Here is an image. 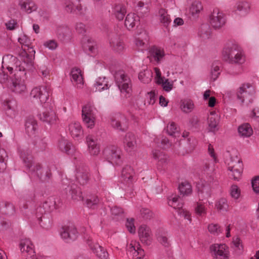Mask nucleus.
Instances as JSON below:
<instances>
[{
  "label": "nucleus",
  "instance_id": "obj_1",
  "mask_svg": "<svg viewBox=\"0 0 259 259\" xmlns=\"http://www.w3.org/2000/svg\"><path fill=\"white\" fill-rule=\"evenodd\" d=\"M222 56L224 59L230 63L242 64L245 61L244 52L236 44L227 42L223 51Z\"/></svg>",
  "mask_w": 259,
  "mask_h": 259
},
{
  "label": "nucleus",
  "instance_id": "obj_2",
  "mask_svg": "<svg viewBox=\"0 0 259 259\" xmlns=\"http://www.w3.org/2000/svg\"><path fill=\"white\" fill-rule=\"evenodd\" d=\"M26 62L31 63L25 58L23 62L19 61L16 57L12 55H7L3 57L2 61V68L7 70L10 76H17L19 74L20 71H25V66Z\"/></svg>",
  "mask_w": 259,
  "mask_h": 259
},
{
  "label": "nucleus",
  "instance_id": "obj_3",
  "mask_svg": "<svg viewBox=\"0 0 259 259\" xmlns=\"http://www.w3.org/2000/svg\"><path fill=\"white\" fill-rule=\"evenodd\" d=\"M225 163L230 177L234 180L239 181L243 171L241 159L237 155H231L230 157L226 160Z\"/></svg>",
  "mask_w": 259,
  "mask_h": 259
},
{
  "label": "nucleus",
  "instance_id": "obj_4",
  "mask_svg": "<svg viewBox=\"0 0 259 259\" xmlns=\"http://www.w3.org/2000/svg\"><path fill=\"white\" fill-rule=\"evenodd\" d=\"M97 112V109L92 102L87 103L82 107V119L88 128H92L94 127Z\"/></svg>",
  "mask_w": 259,
  "mask_h": 259
},
{
  "label": "nucleus",
  "instance_id": "obj_5",
  "mask_svg": "<svg viewBox=\"0 0 259 259\" xmlns=\"http://www.w3.org/2000/svg\"><path fill=\"white\" fill-rule=\"evenodd\" d=\"M103 154L112 164L120 165L122 163V152L120 148L115 146H107L103 150Z\"/></svg>",
  "mask_w": 259,
  "mask_h": 259
},
{
  "label": "nucleus",
  "instance_id": "obj_6",
  "mask_svg": "<svg viewBox=\"0 0 259 259\" xmlns=\"http://www.w3.org/2000/svg\"><path fill=\"white\" fill-rule=\"evenodd\" d=\"M115 79L121 93L125 97H130L132 93L130 78L123 72L119 71L115 75Z\"/></svg>",
  "mask_w": 259,
  "mask_h": 259
},
{
  "label": "nucleus",
  "instance_id": "obj_7",
  "mask_svg": "<svg viewBox=\"0 0 259 259\" xmlns=\"http://www.w3.org/2000/svg\"><path fill=\"white\" fill-rule=\"evenodd\" d=\"M20 157L23 159L25 166L29 169L31 175L36 174L38 177H42V173L40 171L41 165L39 163H34L33 162V158L29 151H21Z\"/></svg>",
  "mask_w": 259,
  "mask_h": 259
},
{
  "label": "nucleus",
  "instance_id": "obj_8",
  "mask_svg": "<svg viewBox=\"0 0 259 259\" xmlns=\"http://www.w3.org/2000/svg\"><path fill=\"white\" fill-rule=\"evenodd\" d=\"M51 89L47 85H40L33 88L30 93V96L41 104L47 103L49 100Z\"/></svg>",
  "mask_w": 259,
  "mask_h": 259
},
{
  "label": "nucleus",
  "instance_id": "obj_9",
  "mask_svg": "<svg viewBox=\"0 0 259 259\" xmlns=\"http://www.w3.org/2000/svg\"><path fill=\"white\" fill-rule=\"evenodd\" d=\"M17 76H10L12 84L10 85L11 90L16 94H21L26 91L27 88L25 83L26 72L20 71Z\"/></svg>",
  "mask_w": 259,
  "mask_h": 259
},
{
  "label": "nucleus",
  "instance_id": "obj_10",
  "mask_svg": "<svg viewBox=\"0 0 259 259\" xmlns=\"http://www.w3.org/2000/svg\"><path fill=\"white\" fill-rule=\"evenodd\" d=\"M18 41L21 45L22 49L20 56L26 58L28 61L31 62L35 52L31 47L30 39L26 35L23 34L19 37Z\"/></svg>",
  "mask_w": 259,
  "mask_h": 259
},
{
  "label": "nucleus",
  "instance_id": "obj_11",
  "mask_svg": "<svg viewBox=\"0 0 259 259\" xmlns=\"http://www.w3.org/2000/svg\"><path fill=\"white\" fill-rule=\"evenodd\" d=\"M210 24L214 29H220L226 23V16L218 8L213 10L209 17Z\"/></svg>",
  "mask_w": 259,
  "mask_h": 259
},
{
  "label": "nucleus",
  "instance_id": "obj_12",
  "mask_svg": "<svg viewBox=\"0 0 259 259\" xmlns=\"http://www.w3.org/2000/svg\"><path fill=\"white\" fill-rule=\"evenodd\" d=\"M254 93L255 90L252 85L249 83H244L239 88L237 96L242 102H244L245 100L250 102L252 100Z\"/></svg>",
  "mask_w": 259,
  "mask_h": 259
},
{
  "label": "nucleus",
  "instance_id": "obj_13",
  "mask_svg": "<svg viewBox=\"0 0 259 259\" xmlns=\"http://www.w3.org/2000/svg\"><path fill=\"white\" fill-rule=\"evenodd\" d=\"M210 250L215 259H229V250L225 244H214L210 246Z\"/></svg>",
  "mask_w": 259,
  "mask_h": 259
},
{
  "label": "nucleus",
  "instance_id": "obj_14",
  "mask_svg": "<svg viewBox=\"0 0 259 259\" xmlns=\"http://www.w3.org/2000/svg\"><path fill=\"white\" fill-rule=\"evenodd\" d=\"M2 107L8 116L13 118L17 115L18 112L17 102L13 99H6L4 100Z\"/></svg>",
  "mask_w": 259,
  "mask_h": 259
},
{
  "label": "nucleus",
  "instance_id": "obj_15",
  "mask_svg": "<svg viewBox=\"0 0 259 259\" xmlns=\"http://www.w3.org/2000/svg\"><path fill=\"white\" fill-rule=\"evenodd\" d=\"M187 4L189 5L188 7L186 8V13L187 15L194 18L198 17L203 10L201 3L198 1H192L191 0H188Z\"/></svg>",
  "mask_w": 259,
  "mask_h": 259
},
{
  "label": "nucleus",
  "instance_id": "obj_16",
  "mask_svg": "<svg viewBox=\"0 0 259 259\" xmlns=\"http://www.w3.org/2000/svg\"><path fill=\"white\" fill-rule=\"evenodd\" d=\"M127 252L134 259H141L145 255L144 250L141 248L139 242L132 241L127 247Z\"/></svg>",
  "mask_w": 259,
  "mask_h": 259
},
{
  "label": "nucleus",
  "instance_id": "obj_17",
  "mask_svg": "<svg viewBox=\"0 0 259 259\" xmlns=\"http://www.w3.org/2000/svg\"><path fill=\"white\" fill-rule=\"evenodd\" d=\"M138 235L141 241L146 245H149L152 241L151 229L146 225H141L138 229Z\"/></svg>",
  "mask_w": 259,
  "mask_h": 259
},
{
  "label": "nucleus",
  "instance_id": "obj_18",
  "mask_svg": "<svg viewBox=\"0 0 259 259\" xmlns=\"http://www.w3.org/2000/svg\"><path fill=\"white\" fill-rule=\"evenodd\" d=\"M88 150L91 155L97 156L100 152V145L95 136L90 135L86 137Z\"/></svg>",
  "mask_w": 259,
  "mask_h": 259
},
{
  "label": "nucleus",
  "instance_id": "obj_19",
  "mask_svg": "<svg viewBox=\"0 0 259 259\" xmlns=\"http://www.w3.org/2000/svg\"><path fill=\"white\" fill-rule=\"evenodd\" d=\"M87 244L99 259H109L108 253L99 244L95 243L92 239H90L88 240Z\"/></svg>",
  "mask_w": 259,
  "mask_h": 259
},
{
  "label": "nucleus",
  "instance_id": "obj_20",
  "mask_svg": "<svg viewBox=\"0 0 259 259\" xmlns=\"http://www.w3.org/2000/svg\"><path fill=\"white\" fill-rule=\"evenodd\" d=\"M69 133L75 140H81L83 137V131L79 122L73 121L69 125Z\"/></svg>",
  "mask_w": 259,
  "mask_h": 259
},
{
  "label": "nucleus",
  "instance_id": "obj_21",
  "mask_svg": "<svg viewBox=\"0 0 259 259\" xmlns=\"http://www.w3.org/2000/svg\"><path fill=\"white\" fill-rule=\"evenodd\" d=\"M123 146L125 150L132 153L137 149V142L135 135L132 133H127L123 139Z\"/></svg>",
  "mask_w": 259,
  "mask_h": 259
},
{
  "label": "nucleus",
  "instance_id": "obj_22",
  "mask_svg": "<svg viewBox=\"0 0 259 259\" xmlns=\"http://www.w3.org/2000/svg\"><path fill=\"white\" fill-rule=\"evenodd\" d=\"M165 55L164 50L161 48L153 46L149 51V59L151 61L159 63Z\"/></svg>",
  "mask_w": 259,
  "mask_h": 259
},
{
  "label": "nucleus",
  "instance_id": "obj_23",
  "mask_svg": "<svg viewBox=\"0 0 259 259\" xmlns=\"http://www.w3.org/2000/svg\"><path fill=\"white\" fill-rule=\"evenodd\" d=\"M135 172L134 169L128 165L125 166L121 172V179L123 183L130 186L135 180Z\"/></svg>",
  "mask_w": 259,
  "mask_h": 259
},
{
  "label": "nucleus",
  "instance_id": "obj_24",
  "mask_svg": "<svg viewBox=\"0 0 259 259\" xmlns=\"http://www.w3.org/2000/svg\"><path fill=\"white\" fill-rule=\"evenodd\" d=\"M71 79L74 85L78 89L83 87L84 81L81 70L78 68H73L71 71Z\"/></svg>",
  "mask_w": 259,
  "mask_h": 259
},
{
  "label": "nucleus",
  "instance_id": "obj_25",
  "mask_svg": "<svg viewBox=\"0 0 259 259\" xmlns=\"http://www.w3.org/2000/svg\"><path fill=\"white\" fill-rule=\"evenodd\" d=\"M19 246L21 252L24 255L26 254V257L36 255L33 245L29 239L21 240Z\"/></svg>",
  "mask_w": 259,
  "mask_h": 259
},
{
  "label": "nucleus",
  "instance_id": "obj_26",
  "mask_svg": "<svg viewBox=\"0 0 259 259\" xmlns=\"http://www.w3.org/2000/svg\"><path fill=\"white\" fill-rule=\"evenodd\" d=\"M197 188L198 189V196L199 199L203 200L207 199L211 196V189L210 184L201 182L198 184Z\"/></svg>",
  "mask_w": 259,
  "mask_h": 259
},
{
  "label": "nucleus",
  "instance_id": "obj_27",
  "mask_svg": "<svg viewBox=\"0 0 259 259\" xmlns=\"http://www.w3.org/2000/svg\"><path fill=\"white\" fill-rule=\"evenodd\" d=\"M58 147L62 151L66 153L69 155L73 156L79 154V153L76 151L71 143L65 139H62L59 142Z\"/></svg>",
  "mask_w": 259,
  "mask_h": 259
},
{
  "label": "nucleus",
  "instance_id": "obj_28",
  "mask_svg": "<svg viewBox=\"0 0 259 259\" xmlns=\"http://www.w3.org/2000/svg\"><path fill=\"white\" fill-rule=\"evenodd\" d=\"M39 119L49 124L55 123L57 120V116L55 112L52 109H46L39 114Z\"/></svg>",
  "mask_w": 259,
  "mask_h": 259
},
{
  "label": "nucleus",
  "instance_id": "obj_29",
  "mask_svg": "<svg viewBox=\"0 0 259 259\" xmlns=\"http://www.w3.org/2000/svg\"><path fill=\"white\" fill-rule=\"evenodd\" d=\"M111 124L114 128L120 131H124L127 127L125 117L119 114H116L115 117L112 118Z\"/></svg>",
  "mask_w": 259,
  "mask_h": 259
},
{
  "label": "nucleus",
  "instance_id": "obj_30",
  "mask_svg": "<svg viewBox=\"0 0 259 259\" xmlns=\"http://www.w3.org/2000/svg\"><path fill=\"white\" fill-rule=\"evenodd\" d=\"M149 36L147 33L143 31L135 39V44L140 50L143 51L147 48Z\"/></svg>",
  "mask_w": 259,
  "mask_h": 259
},
{
  "label": "nucleus",
  "instance_id": "obj_31",
  "mask_svg": "<svg viewBox=\"0 0 259 259\" xmlns=\"http://www.w3.org/2000/svg\"><path fill=\"white\" fill-rule=\"evenodd\" d=\"M112 13L116 19L122 20L126 13V7L122 4H116L112 7Z\"/></svg>",
  "mask_w": 259,
  "mask_h": 259
},
{
  "label": "nucleus",
  "instance_id": "obj_32",
  "mask_svg": "<svg viewBox=\"0 0 259 259\" xmlns=\"http://www.w3.org/2000/svg\"><path fill=\"white\" fill-rule=\"evenodd\" d=\"M19 5L21 10L30 14L37 9V6L32 0H20Z\"/></svg>",
  "mask_w": 259,
  "mask_h": 259
},
{
  "label": "nucleus",
  "instance_id": "obj_33",
  "mask_svg": "<svg viewBox=\"0 0 259 259\" xmlns=\"http://www.w3.org/2000/svg\"><path fill=\"white\" fill-rule=\"evenodd\" d=\"M235 11L239 12V14L243 16L248 15L251 10V4L246 1L239 2L235 6Z\"/></svg>",
  "mask_w": 259,
  "mask_h": 259
},
{
  "label": "nucleus",
  "instance_id": "obj_34",
  "mask_svg": "<svg viewBox=\"0 0 259 259\" xmlns=\"http://www.w3.org/2000/svg\"><path fill=\"white\" fill-rule=\"evenodd\" d=\"M140 21L139 17L135 13H128L125 17L124 25L128 30L133 28Z\"/></svg>",
  "mask_w": 259,
  "mask_h": 259
},
{
  "label": "nucleus",
  "instance_id": "obj_35",
  "mask_svg": "<svg viewBox=\"0 0 259 259\" xmlns=\"http://www.w3.org/2000/svg\"><path fill=\"white\" fill-rule=\"evenodd\" d=\"M109 43L112 49L116 52L121 53L125 49L123 41L117 36L111 37Z\"/></svg>",
  "mask_w": 259,
  "mask_h": 259
},
{
  "label": "nucleus",
  "instance_id": "obj_36",
  "mask_svg": "<svg viewBox=\"0 0 259 259\" xmlns=\"http://www.w3.org/2000/svg\"><path fill=\"white\" fill-rule=\"evenodd\" d=\"M64 8L66 12L77 13L81 10V6L79 2L73 3L70 0H64Z\"/></svg>",
  "mask_w": 259,
  "mask_h": 259
},
{
  "label": "nucleus",
  "instance_id": "obj_37",
  "mask_svg": "<svg viewBox=\"0 0 259 259\" xmlns=\"http://www.w3.org/2000/svg\"><path fill=\"white\" fill-rule=\"evenodd\" d=\"M37 127V122L33 117H30L27 119L25 123V130L29 136L34 135Z\"/></svg>",
  "mask_w": 259,
  "mask_h": 259
},
{
  "label": "nucleus",
  "instance_id": "obj_38",
  "mask_svg": "<svg viewBox=\"0 0 259 259\" xmlns=\"http://www.w3.org/2000/svg\"><path fill=\"white\" fill-rule=\"evenodd\" d=\"M89 173L86 169L84 168L77 169L76 179L81 185H84L87 183L89 180Z\"/></svg>",
  "mask_w": 259,
  "mask_h": 259
},
{
  "label": "nucleus",
  "instance_id": "obj_39",
  "mask_svg": "<svg viewBox=\"0 0 259 259\" xmlns=\"http://www.w3.org/2000/svg\"><path fill=\"white\" fill-rule=\"evenodd\" d=\"M168 204L174 209L179 210L182 208L183 206V204L180 202L179 196L177 195H172L168 198Z\"/></svg>",
  "mask_w": 259,
  "mask_h": 259
},
{
  "label": "nucleus",
  "instance_id": "obj_40",
  "mask_svg": "<svg viewBox=\"0 0 259 259\" xmlns=\"http://www.w3.org/2000/svg\"><path fill=\"white\" fill-rule=\"evenodd\" d=\"M96 91L101 92L104 90L109 89L108 82L106 77H99L96 79L94 84Z\"/></svg>",
  "mask_w": 259,
  "mask_h": 259
},
{
  "label": "nucleus",
  "instance_id": "obj_41",
  "mask_svg": "<svg viewBox=\"0 0 259 259\" xmlns=\"http://www.w3.org/2000/svg\"><path fill=\"white\" fill-rule=\"evenodd\" d=\"M152 74L151 70L146 69L139 73L138 78L142 82L149 83L152 80Z\"/></svg>",
  "mask_w": 259,
  "mask_h": 259
},
{
  "label": "nucleus",
  "instance_id": "obj_42",
  "mask_svg": "<svg viewBox=\"0 0 259 259\" xmlns=\"http://www.w3.org/2000/svg\"><path fill=\"white\" fill-rule=\"evenodd\" d=\"M159 19L164 26H167L171 22L170 16L167 14V11L163 8L160 9L158 12Z\"/></svg>",
  "mask_w": 259,
  "mask_h": 259
},
{
  "label": "nucleus",
  "instance_id": "obj_43",
  "mask_svg": "<svg viewBox=\"0 0 259 259\" xmlns=\"http://www.w3.org/2000/svg\"><path fill=\"white\" fill-rule=\"evenodd\" d=\"M238 133L240 136L245 137H248L252 135L253 130L249 123H244L238 127Z\"/></svg>",
  "mask_w": 259,
  "mask_h": 259
},
{
  "label": "nucleus",
  "instance_id": "obj_44",
  "mask_svg": "<svg viewBox=\"0 0 259 259\" xmlns=\"http://www.w3.org/2000/svg\"><path fill=\"white\" fill-rule=\"evenodd\" d=\"M180 107L184 112L190 113L193 111L194 108V104L192 100L186 99L181 101Z\"/></svg>",
  "mask_w": 259,
  "mask_h": 259
},
{
  "label": "nucleus",
  "instance_id": "obj_45",
  "mask_svg": "<svg viewBox=\"0 0 259 259\" xmlns=\"http://www.w3.org/2000/svg\"><path fill=\"white\" fill-rule=\"evenodd\" d=\"M179 189L183 196H188L192 192V186L187 181L182 182L179 186Z\"/></svg>",
  "mask_w": 259,
  "mask_h": 259
},
{
  "label": "nucleus",
  "instance_id": "obj_46",
  "mask_svg": "<svg viewBox=\"0 0 259 259\" xmlns=\"http://www.w3.org/2000/svg\"><path fill=\"white\" fill-rule=\"evenodd\" d=\"M83 48L85 51H89L90 54H94L97 52L96 44L92 38H88L83 43Z\"/></svg>",
  "mask_w": 259,
  "mask_h": 259
},
{
  "label": "nucleus",
  "instance_id": "obj_47",
  "mask_svg": "<svg viewBox=\"0 0 259 259\" xmlns=\"http://www.w3.org/2000/svg\"><path fill=\"white\" fill-rule=\"evenodd\" d=\"M208 124L211 131H214L218 124V115L215 112H211L208 117Z\"/></svg>",
  "mask_w": 259,
  "mask_h": 259
},
{
  "label": "nucleus",
  "instance_id": "obj_48",
  "mask_svg": "<svg viewBox=\"0 0 259 259\" xmlns=\"http://www.w3.org/2000/svg\"><path fill=\"white\" fill-rule=\"evenodd\" d=\"M8 158L7 151L4 149L0 148V172H3L6 169Z\"/></svg>",
  "mask_w": 259,
  "mask_h": 259
},
{
  "label": "nucleus",
  "instance_id": "obj_49",
  "mask_svg": "<svg viewBox=\"0 0 259 259\" xmlns=\"http://www.w3.org/2000/svg\"><path fill=\"white\" fill-rule=\"evenodd\" d=\"M216 208L220 211L226 212L229 210V204L227 200L224 198H221L215 202Z\"/></svg>",
  "mask_w": 259,
  "mask_h": 259
},
{
  "label": "nucleus",
  "instance_id": "obj_50",
  "mask_svg": "<svg viewBox=\"0 0 259 259\" xmlns=\"http://www.w3.org/2000/svg\"><path fill=\"white\" fill-rule=\"evenodd\" d=\"M221 72V63L218 62H214L212 65L211 69V79L213 80H216L220 75Z\"/></svg>",
  "mask_w": 259,
  "mask_h": 259
},
{
  "label": "nucleus",
  "instance_id": "obj_51",
  "mask_svg": "<svg viewBox=\"0 0 259 259\" xmlns=\"http://www.w3.org/2000/svg\"><path fill=\"white\" fill-rule=\"evenodd\" d=\"M153 156L155 159L158 160L159 165H163L167 160V156L162 152L158 150H155L153 152Z\"/></svg>",
  "mask_w": 259,
  "mask_h": 259
},
{
  "label": "nucleus",
  "instance_id": "obj_52",
  "mask_svg": "<svg viewBox=\"0 0 259 259\" xmlns=\"http://www.w3.org/2000/svg\"><path fill=\"white\" fill-rule=\"evenodd\" d=\"M43 207L46 211H51L57 208L54 197L49 198L44 203Z\"/></svg>",
  "mask_w": 259,
  "mask_h": 259
},
{
  "label": "nucleus",
  "instance_id": "obj_53",
  "mask_svg": "<svg viewBox=\"0 0 259 259\" xmlns=\"http://www.w3.org/2000/svg\"><path fill=\"white\" fill-rule=\"evenodd\" d=\"M195 212L199 216H204L207 213V208L204 203L198 202L195 207Z\"/></svg>",
  "mask_w": 259,
  "mask_h": 259
},
{
  "label": "nucleus",
  "instance_id": "obj_54",
  "mask_svg": "<svg viewBox=\"0 0 259 259\" xmlns=\"http://www.w3.org/2000/svg\"><path fill=\"white\" fill-rule=\"evenodd\" d=\"M231 197L235 200L238 199L241 195V190L236 185H233L230 189Z\"/></svg>",
  "mask_w": 259,
  "mask_h": 259
},
{
  "label": "nucleus",
  "instance_id": "obj_55",
  "mask_svg": "<svg viewBox=\"0 0 259 259\" xmlns=\"http://www.w3.org/2000/svg\"><path fill=\"white\" fill-rule=\"evenodd\" d=\"M99 202V199L96 196H90L85 200V204L90 208H95Z\"/></svg>",
  "mask_w": 259,
  "mask_h": 259
},
{
  "label": "nucleus",
  "instance_id": "obj_56",
  "mask_svg": "<svg viewBox=\"0 0 259 259\" xmlns=\"http://www.w3.org/2000/svg\"><path fill=\"white\" fill-rule=\"evenodd\" d=\"M207 228L209 232L213 235H219L222 232L221 227L217 224H210Z\"/></svg>",
  "mask_w": 259,
  "mask_h": 259
},
{
  "label": "nucleus",
  "instance_id": "obj_57",
  "mask_svg": "<svg viewBox=\"0 0 259 259\" xmlns=\"http://www.w3.org/2000/svg\"><path fill=\"white\" fill-rule=\"evenodd\" d=\"M72 199L76 201H82V192L79 188H73L71 190Z\"/></svg>",
  "mask_w": 259,
  "mask_h": 259
},
{
  "label": "nucleus",
  "instance_id": "obj_58",
  "mask_svg": "<svg viewBox=\"0 0 259 259\" xmlns=\"http://www.w3.org/2000/svg\"><path fill=\"white\" fill-rule=\"evenodd\" d=\"M209 27L206 24L202 25L200 30L199 32V35L202 38L205 39L208 38L209 36Z\"/></svg>",
  "mask_w": 259,
  "mask_h": 259
},
{
  "label": "nucleus",
  "instance_id": "obj_59",
  "mask_svg": "<svg viewBox=\"0 0 259 259\" xmlns=\"http://www.w3.org/2000/svg\"><path fill=\"white\" fill-rule=\"evenodd\" d=\"M156 94L155 90H152L148 92L146 95V99L148 104L153 105L156 101Z\"/></svg>",
  "mask_w": 259,
  "mask_h": 259
},
{
  "label": "nucleus",
  "instance_id": "obj_60",
  "mask_svg": "<svg viewBox=\"0 0 259 259\" xmlns=\"http://www.w3.org/2000/svg\"><path fill=\"white\" fill-rule=\"evenodd\" d=\"M68 233L69 235V239L70 240H74L78 236V232L76 229L73 226H67Z\"/></svg>",
  "mask_w": 259,
  "mask_h": 259
},
{
  "label": "nucleus",
  "instance_id": "obj_61",
  "mask_svg": "<svg viewBox=\"0 0 259 259\" xmlns=\"http://www.w3.org/2000/svg\"><path fill=\"white\" fill-rule=\"evenodd\" d=\"M160 84H162L163 90L167 92H170L173 88V82L168 81V79L162 80V82Z\"/></svg>",
  "mask_w": 259,
  "mask_h": 259
},
{
  "label": "nucleus",
  "instance_id": "obj_62",
  "mask_svg": "<svg viewBox=\"0 0 259 259\" xmlns=\"http://www.w3.org/2000/svg\"><path fill=\"white\" fill-rule=\"evenodd\" d=\"M134 222V220L133 219H127L126 220L125 226L128 231L131 233H135L136 231V228Z\"/></svg>",
  "mask_w": 259,
  "mask_h": 259
},
{
  "label": "nucleus",
  "instance_id": "obj_63",
  "mask_svg": "<svg viewBox=\"0 0 259 259\" xmlns=\"http://www.w3.org/2000/svg\"><path fill=\"white\" fill-rule=\"evenodd\" d=\"M154 71L155 74L154 78L155 82L157 84H160V83L162 82L164 77H162L161 71L158 68H154Z\"/></svg>",
  "mask_w": 259,
  "mask_h": 259
},
{
  "label": "nucleus",
  "instance_id": "obj_64",
  "mask_svg": "<svg viewBox=\"0 0 259 259\" xmlns=\"http://www.w3.org/2000/svg\"><path fill=\"white\" fill-rule=\"evenodd\" d=\"M251 184L254 192L259 193V176L255 177L252 180Z\"/></svg>",
  "mask_w": 259,
  "mask_h": 259
}]
</instances>
